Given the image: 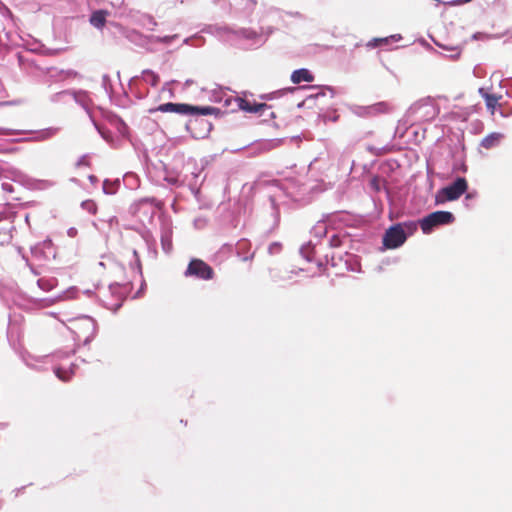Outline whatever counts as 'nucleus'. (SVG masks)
Here are the masks:
<instances>
[{
    "instance_id": "f257e3e1",
    "label": "nucleus",
    "mask_w": 512,
    "mask_h": 512,
    "mask_svg": "<svg viewBox=\"0 0 512 512\" xmlns=\"http://www.w3.org/2000/svg\"><path fill=\"white\" fill-rule=\"evenodd\" d=\"M439 112L438 105L430 97H427L413 103L401 121L404 125L413 126L432 121L438 116Z\"/></svg>"
},
{
    "instance_id": "f03ea898",
    "label": "nucleus",
    "mask_w": 512,
    "mask_h": 512,
    "mask_svg": "<svg viewBox=\"0 0 512 512\" xmlns=\"http://www.w3.org/2000/svg\"><path fill=\"white\" fill-rule=\"evenodd\" d=\"M150 114L155 112H163V113H177L180 115H215L216 117L221 116L224 112L221 111L220 108L211 107V106H195L186 103H164L155 108H150Z\"/></svg>"
},
{
    "instance_id": "7ed1b4c3",
    "label": "nucleus",
    "mask_w": 512,
    "mask_h": 512,
    "mask_svg": "<svg viewBox=\"0 0 512 512\" xmlns=\"http://www.w3.org/2000/svg\"><path fill=\"white\" fill-rule=\"evenodd\" d=\"M226 31L235 45L246 50L261 47L267 41V35L263 31L252 28H227Z\"/></svg>"
},
{
    "instance_id": "20e7f679",
    "label": "nucleus",
    "mask_w": 512,
    "mask_h": 512,
    "mask_svg": "<svg viewBox=\"0 0 512 512\" xmlns=\"http://www.w3.org/2000/svg\"><path fill=\"white\" fill-rule=\"evenodd\" d=\"M76 292H77V289L75 287H70L55 297H46V298L23 297L22 303H20V305L26 310H39V309L51 307L60 301L72 299L75 297Z\"/></svg>"
},
{
    "instance_id": "39448f33",
    "label": "nucleus",
    "mask_w": 512,
    "mask_h": 512,
    "mask_svg": "<svg viewBox=\"0 0 512 512\" xmlns=\"http://www.w3.org/2000/svg\"><path fill=\"white\" fill-rule=\"evenodd\" d=\"M311 234L314 238H316V241L311 239L300 248V254L307 262L316 260V256L320 252V248L322 246L321 239L327 235L326 223L318 222L312 228Z\"/></svg>"
},
{
    "instance_id": "423d86ee",
    "label": "nucleus",
    "mask_w": 512,
    "mask_h": 512,
    "mask_svg": "<svg viewBox=\"0 0 512 512\" xmlns=\"http://www.w3.org/2000/svg\"><path fill=\"white\" fill-rule=\"evenodd\" d=\"M467 189V180L464 177H457L452 183L436 192L435 203L441 205L448 201H455L466 193Z\"/></svg>"
},
{
    "instance_id": "0eeeda50",
    "label": "nucleus",
    "mask_w": 512,
    "mask_h": 512,
    "mask_svg": "<svg viewBox=\"0 0 512 512\" xmlns=\"http://www.w3.org/2000/svg\"><path fill=\"white\" fill-rule=\"evenodd\" d=\"M455 216L449 211H435L418 220L422 232L431 234L435 228L454 223Z\"/></svg>"
},
{
    "instance_id": "6e6552de",
    "label": "nucleus",
    "mask_w": 512,
    "mask_h": 512,
    "mask_svg": "<svg viewBox=\"0 0 512 512\" xmlns=\"http://www.w3.org/2000/svg\"><path fill=\"white\" fill-rule=\"evenodd\" d=\"M132 288V284L130 282L127 283H112L109 285V292L111 294V301L102 300L104 307L107 309L116 312L123 304V301L127 297L128 293Z\"/></svg>"
},
{
    "instance_id": "1a4fd4ad",
    "label": "nucleus",
    "mask_w": 512,
    "mask_h": 512,
    "mask_svg": "<svg viewBox=\"0 0 512 512\" xmlns=\"http://www.w3.org/2000/svg\"><path fill=\"white\" fill-rule=\"evenodd\" d=\"M185 277H193L199 280H211L214 277V271L211 266L203 260L193 258L190 260L186 270L184 271Z\"/></svg>"
},
{
    "instance_id": "9d476101",
    "label": "nucleus",
    "mask_w": 512,
    "mask_h": 512,
    "mask_svg": "<svg viewBox=\"0 0 512 512\" xmlns=\"http://www.w3.org/2000/svg\"><path fill=\"white\" fill-rule=\"evenodd\" d=\"M407 240V233L402 224L390 226L383 235V245L387 249H396Z\"/></svg>"
},
{
    "instance_id": "9b49d317",
    "label": "nucleus",
    "mask_w": 512,
    "mask_h": 512,
    "mask_svg": "<svg viewBox=\"0 0 512 512\" xmlns=\"http://www.w3.org/2000/svg\"><path fill=\"white\" fill-rule=\"evenodd\" d=\"M172 235H173L172 221L167 218H162L161 224H160V240H161L162 250L166 254H169L173 249Z\"/></svg>"
},
{
    "instance_id": "f8f14e48",
    "label": "nucleus",
    "mask_w": 512,
    "mask_h": 512,
    "mask_svg": "<svg viewBox=\"0 0 512 512\" xmlns=\"http://www.w3.org/2000/svg\"><path fill=\"white\" fill-rule=\"evenodd\" d=\"M22 360L25 363V365L33 369L35 371H44L47 370V363L49 360V357L46 356H33L30 354L22 355Z\"/></svg>"
},
{
    "instance_id": "ddd939ff",
    "label": "nucleus",
    "mask_w": 512,
    "mask_h": 512,
    "mask_svg": "<svg viewBox=\"0 0 512 512\" xmlns=\"http://www.w3.org/2000/svg\"><path fill=\"white\" fill-rule=\"evenodd\" d=\"M387 107L388 105L386 103L379 102L371 106H357L354 109V113L361 117L372 116L385 112Z\"/></svg>"
},
{
    "instance_id": "4468645a",
    "label": "nucleus",
    "mask_w": 512,
    "mask_h": 512,
    "mask_svg": "<svg viewBox=\"0 0 512 512\" xmlns=\"http://www.w3.org/2000/svg\"><path fill=\"white\" fill-rule=\"evenodd\" d=\"M189 165H191L190 162L187 163V166H189ZM192 165H193V170L191 171L190 178L188 177V175H185L183 182L186 181L189 186V189L194 194H197L199 192V186H200L198 178H199L200 174L202 173L203 167H198L195 162H193Z\"/></svg>"
},
{
    "instance_id": "2eb2a0df",
    "label": "nucleus",
    "mask_w": 512,
    "mask_h": 512,
    "mask_svg": "<svg viewBox=\"0 0 512 512\" xmlns=\"http://www.w3.org/2000/svg\"><path fill=\"white\" fill-rule=\"evenodd\" d=\"M79 327L90 332L85 337L84 344L86 345V344L90 343L94 339V337L96 336V333H97L96 321L89 316H85L79 320Z\"/></svg>"
},
{
    "instance_id": "dca6fc26",
    "label": "nucleus",
    "mask_w": 512,
    "mask_h": 512,
    "mask_svg": "<svg viewBox=\"0 0 512 512\" xmlns=\"http://www.w3.org/2000/svg\"><path fill=\"white\" fill-rule=\"evenodd\" d=\"M72 101L81 106L88 114H90V105L92 103L89 93L85 90H72ZM91 117V115H89Z\"/></svg>"
},
{
    "instance_id": "f3484780",
    "label": "nucleus",
    "mask_w": 512,
    "mask_h": 512,
    "mask_svg": "<svg viewBox=\"0 0 512 512\" xmlns=\"http://www.w3.org/2000/svg\"><path fill=\"white\" fill-rule=\"evenodd\" d=\"M110 15V12L107 10L99 9L95 10L90 14L89 23L91 26L98 30H102L107 22V17Z\"/></svg>"
},
{
    "instance_id": "a211bd4d",
    "label": "nucleus",
    "mask_w": 512,
    "mask_h": 512,
    "mask_svg": "<svg viewBox=\"0 0 512 512\" xmlns=\"http://www.w3.org/2000/svg\"><path fill=\"white\" fill-rule=\"evenodd\" d=\"M281 189L277 188V192L269 195L271 215L273 217V228H276L280 222V211L278 201L281 198Z\"/></svg>"
},
{
    "instance_id": "6ab92c4d",
    "label": "nucleus",
    "mask_w": 512,
    "mask_h": 512,
    "mask_svg": "<svg viewBox=\"0 0 512 512\" xmlns=\"http://www.w3.org/2000/svg\"><path fill=\"white\" fill-rule=\"evenodd\" d=\"M238 110H243L247 113H259L261 114L264 110L269 109L270 107L265 103H252L245 99H240L239 104H237Z\"/></svg>"
},
{
    "instance_id": "aec40b11",
    "label": "nucleus",
    "mask_w": 512,
    "mask_h": 512,
    "mask_svg": "<svg viewBox=\"0 0 512 512\" xmlns=\"http://www.w3.org/2000/svg\"><path fill=\"white\" fill-rule=\"evenodd\" d=\"M304 88H308V89H311V90H315L316 92L315 93H312L310 94L307 99H311V98H314V99H318L322 96H325L327 94V92L330 93V97L333 98L335 96V90L334 88L330 87V86H322V87H317V86H303L301 87L300 89H304ZM298 88H289L288 91L290 92H293L295 90H297Z\"/></svg>"
},
{
    "instance_id": "412c9836",
    "label": "nucleus",
    "mask_w": 512,
    "mask_h": 512,
    "mask_svg": "<svg viewBox=\"0 0 512 512\" xmlns=\"http://www.w3.org/2000/svg\"><path fill=\"white\" fill-rule=\"evenodd\" d=\"M132 18L136 24H138L144 28H147L149 30H154L155 26H157V22L149 14L138 12L135 15H133Z\"/></svg>"
},
{
    "instance_id": "4be33fe9",
    "label": "nucleus",
    "mask_w": 512,
    "mask_h": 512,
    "mask_svg": "<svg viewBox=\"0 0 512 512\" xmlns=\"http://www.w3.org/2000/svg\"><path fill=\"white\" fill-rule=\"evenodd\" d=\"M50 78L54 81H63L68 78H74L78 76V72L72 69L68 70H58L56 68H50L48 70Z\"/></svg>"
},
{
    "instance_id": "5701e85b",
    "label": "nucleus",
    "mask_w": 512,
    "mask_h": 512,
    "mask_svg": "<svg viewBox=\"0 0 512 512\" xmlns=\"http://www.w3.org/2000/svg\"><path fill=\"white\" fill-rule=\"evenodd\" d=\"M314 80V76L312 73L305 68L294 70L291 74V81L294 84H299L301 82H312Z\"/></svg>"
},
{
    "instance_id": "b1692460",
    "label": "nucleus",
    "mask_w": 512,
    "mask_h": 512,
    "mask_svg": "<svg viewBox=\"0 0 512 512\" xmlns=\"http://www.w3.org/2000/svg\"><path fill=\"white\" fill-rule=\"evenodd\" d=\"M339 261H343L347 270L352 272H360V262L357 256L349 253H345L344 258L340 256Z\"/></svg>"
},
{
    "instance_id": "393cba45",
    "label": "nucleus",
    "mask_w": 512,
    "mask_h": 512,
    "mask_svg": "<svg viewBox=\"0 0 512 512\" xmlns=\"http://www.w3.org/2000/svg\"><path fill=\"white\" fill-rule=\"evenodd\" d=\"M77 365L75 363H71L68 367L59 366L54 369L55 375L62 381H68L75 374V369Z\"/></svg>"
},
{
    "instance_id": "a878e982",
    "label": "nucleus",
    "mask_w": 512,
    "mask_h": 512,
    "mask_svg": "<svg viewBox=\"0 0 512 512\" xmlns=\"http://www.w3.org/2000/svg\"><path fill=\"white\" fill-rule=\"evenodd\" d=\"M145 204H150L152 209H155L160 206V202L154 197H144L134 202L132 205V209L134 213L140 211L141 207ZM155 213V210H152L151 215Z\"/></svg>"
},
{
    "instance_id": "bb28decb",
    "label": "nucleus",
    "mask_w": 512,
    "mask_h": 512,
    "mask_svg": "<svg viewBox=\"0 0 512 512\" xmlns=\"http://www.w3.org/2000/svg\"><path fill=\"white\" fill-rule=\"evenodd\" d=\"M72 89L63 90L52 94L49 99L52 103L69 104L72 102Z\"/></svg>"
},
{
    "instance_id": "cd10ccee",
    "label": "nucleus",
    "mask_w": 512,
    "mask_h": 512,
    "mask_svg": "<svg viewBox=\"0 0 512 512\" xmlns=\"http://www.w3.org/2000/svg\"><path fill=\"white\" fill-rule=\"evenodd\" d=\"M503 138L501 133L493 132L484 137L481 141V146L485 149H491L497 146L500 143V140Z\"/></svg>"
},
{
    "instance_id": "c85d7f7f",
    "label": "nucleus",
    "mask_w": 512,
    "mask_h": 512,
    "mask_svg": "<svg viewBox=\"0 0 512 512\" xmlns=\"http://www.w3.org/2000/svg\"><path fill=\"white\" fill-rule=\"evenodd\" d=\"M121 185L120 179H105L103 181L102 189L106 195H114L117 193Z\"/></svg>"
},
{
    "instance_id": "c756f323",
    "label": "nucleus",
    "mask_w": 512,
    "mask_h": 512,
    "mask_svg": "<svg viewBox=\"0 0 512 512\" xmlns=\"http://www.w3.org/2000/svg\"><path fill=\"white\" fill-rule=\"evenodd\" d=\"M240 97L233 96L232 94L227 92L225 93L224 99H222L223 106L226 107L229 111L234 112L238 111L237 104L240 102Z\"/></svg>"
},
{
    "instance_id": "7c9ffc66",
    "label": "nucleus",
    "mask_w": 512,
    "mask_h": 512,
    "mask_svg": "<svg viewBox=\"0 0 512 512\" xmlns=\"http://www.w3.org/2000/svg\"><path fill=\"white\" fill-rule=\"evenodd\" d=\"M57 284H58V281L54 277H49V278L43 277V278H39L37 280L38 287L45 292H49V291L53 290L57 286Z\"/></svg>"
},
{
    "instance_id": "2f4dec72",
    "label": "nucleus",
    "mask_w": 512,
    "mask_h": 512,
    "mask_svg": "<svg viewBox=\"0 0 512 512\" xmlns=\"http://www.w3.org/2000/svg\"><path fill=\"white\" fill-rule=\"evenodd\" d=\"M58 131H59L58 128L49 127V128H46V129H43V130L37 132L34 139L36 141H44V140L50 139L53 136H55L58 133Z\"/></svg>"
},
{
    "instance_id": "473e14b6",
    "label": "nucleus",
    "mask_w": 512,
    "mask_h": 512,
    "mask_svg": "<svg viewBox=\"0 0 512 512\" xmlns=\"http://www.w3.org/2000/svg\"><path fill=\"white\" fill-rule=\"evenodd\" d=\"M137 81H138V77H134L130 80L129 82V91L130 93H132L137 99H144L148 93L147 90L145 91H141L139 88H138V84H137Z\"/></svg>"
},
{
    "instance_id": "72a5a7b5",
    "label": "nucleus",
    "mask_w": 512,
    "mask_h": 512,
    "mask_svg": "<svg viewBox=\"0 0 512 512\" xmlns=\"http://www.w3.org/2000/svg\"><path fill=\"white\" fill-rule=\"evenodd\" d=\"M142 236L147 244L148 251L150 253H152L154 256H156L157 255L156 240L154 239L152 233L150 231H145Z\"/></svg>"
},
{
    "instance_id": "f704fd0d",
    "label": "nucleus",
    "mask_w": 512,
    "mask_h": 512,
    "mask_svg": "<svg viewBox=\"0 0 512 512\" xmlns=\"http://www.w3.org/2000/svg\"><path fill=\"white\" fill-rule=\"evenodd\" d=\"M385 184V179L380 176H373L368 183L369 188L378 193L382 190Z\"/></svg>"
},
{
    "instance_id": "c9c22d12",
    "label": "nucleus",
    "mask_w": 512,
    "mask_h": 512,
    "mask_svg": "<svg viewBox=\"0 0 512 512\" xmlns=\"http://www.w3.org/2000/svg\"><path fill=\"white\" fill-rule=\"evenodd\" d=\"M142 78L146 83L150 84L152 87H155L158 85L159 76L151 70H148V69L143 70Z\"/></svg>"
},
{
    "instance_id": "e433bc0d",
    "label": "nucleus",
    "mask_w": 512,
    "mask_h": 512,
    "mask_svg": "<svg viewBox=\"0 0 512 512\" xmlns=\"http://www.w3.org/2000/svg\"><path fill=\"white\" fill-rule=\"evenodd\" d=\"M226 92H227V90H225L221 87L213 89L210 92L209 99H210V101L215 102V103H222V99H224Z\"/></svg>"
},
{
    "instance_id": "4c0bfd02",
    "label": "nucleus",
    "mask_w": 512,
    "mask_h": 512,
    "mask_svg": "<svg viewBox=\"0 0 512 512\" xmlns=\"http://www.w3.org/2000/svg\"><path fill=\"white\" fill-rule=\"evenodd\" d=\"M501 99V96H496L494 94L492 95H484V100H485V103H486V107L488 110H491V112L493 113L495 108H496V105L498 103V101Z\"/></svg>"
},
{
    "instance_id": "58836bf2",
    "label": "nucleus",
    "mask_w": 512,
    "mask_h": 512,
    "mask_svg": "<svg viewBox=\"0 0 512 512\" xmlns=\"http://www.w3.org/2000/svg\"><path fill=\"white\" fill-rule=\"evenodd\" d=\"M104 91L109 95L111 96L112 92H113V88H112V81H111V78L109 77V75L107 74H104L102 76V83H101Z\"/></svg>"
},
{
    "instance_id": "ea45409f",
    "label": "nucleus",
    "mask_w": 512,
    "mask_h": 512,
    "mask_svg": "<svg viewBox=\"0 0 512 512\" xmlns=\"http://www.w3.org/2000/svg\"><path fill=\"white\" fill-rule=\"evenodd\" d=\"M177 37H178V35L175 34V35L163 36V37H161V36H151L150 39L153 42L163 43V44H170Z\"/></svg>"
},
{
    "instance_id": "a19ab883",
    "label": "nucleus",
    "mask_w": 512,
    "mask_h": 512,
    "mask_svg": "<svg viewBox=\"0 0 512 512\" xmlns=\"http://www.w3.org/2000/svg\"><path fill=\"white\" fill-rule=\"evenodd\" d=\"M50 245H51L50 242H43L42 244H37L31 248V253L35 257H40L43 253V250L46 247H50Z\"/></svg>"
},
{
    "instance_id": "79ce46f5",
    "label": "nucleus",
    "mask_w": 512,
    "mask_h": 512,
    "mask_svg": "<svg viewBox=\"0 0 512 512\" xmlns=\"http://www.w3.org/2000/svg\"><path fill=\"white\" fill-rule=\"evenodd\" d=\"M401 224L403 225V228L405 229V231L407 233V237L409 235H412L417 230V227L419 225V223L415 222V221H406Z\"/></svg>"
},
{
    "instance_id": "37998d69",
    "label": "nucleus",
    "mask_w": 512,
    "mask_h": 512,
    "mask_svg": "<svg viewBox=\"0 0 512 512\" xmlns=\"http://www.w3.org/2000/svg\"><path fill=\"white\" fill-rule=\"evenodd\" d=\"M435 44L442 49L453 52L451 55H449V58H451V59H457L460 55L461 51H460L459 47H447V46L442 45L436 41H435Z\"/></svg>"
},
{
    "instance_id": "c03bdc74",
    "label": "nucleus",
    "mask_w": 512,
    "mask_h": 512,
    "mask_svg": "<svg viewBox=\"0 0 512 512\" xmlns=\"http://www.w3.org/2000/svg\"><path fill=\"white\" fill-rule=\"evenodd\" d=\"M81 206H82L83 209L87 210L91 214H95L96 211H97L96 204L93 201H91V200L83 201Z\"/></svg>"
},
{
    "instance_id": "a18cd8bd",
    "label": "nucleus",
    "mask_w": 512,
    "mask_h": 512,
    "mask_svg": "<svg viewBox=\"0 0 512 512\" xmlns=\"http://www.w3.org/2000/svg\"><path fill=\"white\" fill-rule=\"evenodd\" d=\"M133 256L135 258V264L132 266V268L136 271V273L142 279V269H141L140 258H139V255L136 250H133Z\"/></svg>"
},
{
    "instance_id": "49530a36",
    "label": "nucleus",
    "mask_w": 512,
    "mask_h": 512,
    "mask_svg": "<svg viewBox=\"0 0 512 512\" xmlns=\"http://www.w3.org/2000/svg\"><path fill=\"white\" fill-rule=\"evenodd\" d=\"M282 250V244L280 242H273L268 246V253L270 255H276Z\"/></svg>"
},
{
    "instance_id": "de8ad7c7",
    "label": "nucleus",
    "mask_w": 512,
    "mask_h": 512,
    "mask_svg": "<svg viewBox=\"0 0 512 512\" xmlns=\"http://www.w3.org/2000/svg\"><path fill=\"white\" fill-rule=\"evenodd\" d=\"M342 244L341 238L337 234H333L328 240V246L331 248L340 247Z\"/></svg>"
},
{
    "instance_id": "09e8293b",
    "label": "nucleus",
    "mask_w": 512,
    "mask_h": 512,
    "mask_svg": "<svg viewBox=\"0 0 512 512\" xmlns=\"http://www.w3.org/2000/svg\"><path fill=\"white\" fill-rule=\"evenodd\" d=\"M18 61L22 68H27L28 66H32L34 64L33 60L20 54L18 55Z\"/></svg>"
},
{
    "instance_id": "8fccbe9b",
    "label": "nucleus",
    "mask_w": 512,
    "mask_h": 512,
    "mask_svg": "<svg viewBox=\"0 0 512 512\" xmlns=\"http://www.w3.org/2000/svg\"><path fill=\"white\" fill-rule=\"evenodd\" d=\"M183 42L187 45L200 46L202 44V37L194 36L186 38Z\"/></svg>"
},
{
    "instance_id": "3c124183",
    "label": "nucleus",
    "mask_w": 512,
    "mask_h": 512,
    "mask_svg": "<svg viewBox=\"0 0 512 512\" xmlns=\"http://www.w3.org/2000/svg\"><path fill=\"white\" fill-rule=\"evenodd\" d=\"M477 196V193L474 191V192H468L465 196V199H464V205L465 206H469V201H471L472 199H474L475 197Z\"/></svg>"
},
{
    "instance_id": "603ef678",
    "label": "nucleus",
    "mask_w": 512,
    "mask_h": 512,
    "mask_svg": "<svg viewBox=\"0 0 512 512\" xmlns=\"http://www.w3.org/2000/svg\"><path fill=\"white\" fill-rule=\"evenodd\" d=\"M325 261L326 263H330L333 267L338 266V262L336 261V256L334 254H332L330 258L328 255H325Z\"/></svg>"
},
{
    "instance_id": "864d4df0",
    "label": "nucleus",
    "mask_w": 512,
    "mask_h": 512,
    "mask_svg": "<svg viewBox=\"0 0 512 512\" xmlns=\"http://www.w3.org/2000/svg\"><path fill=\"white\" fill-rule=\"evenodd\" d=\"M165 180L169 184L174 185V186H178L180 184V181H179L178 177L167 176V177H165Z\"/></svg>"
},
{
    "instance_id": "5fc2aeb1",
    "label": "nucleus",
    "mask_w": 512,
    "mask_h": 512,
    "mask_svg": "<svg viewBox=\"0 0 512 512\" xmlns=\"http://www.w3.org/2000/svg\"><path fill=\"white\" fill-rule=\"evenodd\" d=\"M76 165L79 167L89 165L88 157L86 155L81 156L77 161Z\"/></svg>"
},
{
    "instance_id": "6e6d98bb",
    "label": "nucleus",
    "mask_w": 512,
    "mask_h": 512,
    "mask_svg": "<svg viewBox=\"0 0 512 512\" xmlns=\"http://www.w3.org/2000/svg\"><path fill=\"white\" fill-rule=\"evenodd\" d=\"M2 189L8 193H12L14 191L13 185L7 182L2 183Z\"/></svg>"
},
{
    "instance_id": "4d7b16f0",
    "label": "nucleus",
    "mask_w": 512,
    "mask_h": 512,
    "mask_svg": "<svg viewBox=\"0 0 512 512\" xmlns=\"http://www.w3.org/2000/svg\"><path fill=\"white\" fill-rule=\"evenodd\" d=\"M453 170L465 173L467 171V166L464 163L455 164Z\"/></svg>"
},
{
    "instance_id": "13d9d810",
    "label": "nucleus",
    "mask_w": 512,
    "mask_h": 512,
    "mask_svg": "<svg viewBox=\"0 0 512 512\" xmlns=\"http://www.w3.org/2000/svg\"><path fill=\"white\" fill-rule=\"evenodd\" d=\"M388 38H382V39H374L372 42L369 43V46L375 47L378 45V43H387Z\"/></svg>"
},
{
    "instance_id": "bf43d9fd",
    "label": "nucleus",
    "mask_w": 512,
    "mask_h": 512,
    "mask_svg": "<svg viewBox=\"0 0 512 512\" xmlns=\"http://www.w3.org/2000/svg\"><path fill=\"white\" fill-rule=\"evenodd\" d=\"M77 233H78V231H77V229H76V228H74V227H71V228H69V229L67 230V235H68L69 237H71V238L76 237Z\"/></svg>"
},
{
    "instance_id": "052dcab7",
    "label": "nucleus",
    "mask_w": 512,
    "mask_h": 512,
    "mask_svg": "<svg viewBox=\"0 0 512 512\" xmlns=\"http://www.w3.org/2000/svg\"><path fill=\"white\" fill-rule=\"evenodd\" d=\"M260 31H263L264 35H267V38H268L273 33V28L272 27H267L266 29L261 28Z\"/></svg>"
},
{
    "instance_id": "680f3d73",
    "label": "nucleus",
    "mask_w": 512,
    "mask_h": 512,
    "mask_svg": "<svg viewBox=\"0 0 512 512\" xmlns=\"http://www.w3.org/2000/svg\"><path fill=\"white\" fill-rule=\"evenodd\" d=\"M3 15L7 18H9L11 21H13V15H12V12L8 9V8H5L4 9V13Z\"/></svg>"
},
{
    "instance_id": "e2e57ef3",
    "label": "nucleus",
    "mask_w": 512,
    "mask_h": 512,
    "mask_svg": "<svg viewBox=\"0 0 512 512\" xmlns=\"http://www.w3.org/2000/svg\"><path fill=\"white\" fill-rule=\"evenodd\" d=\"M144 286H145V283H144V281L142 280L141 288H140V290H139L138 292H136V294L133 296V298H134V299H135V298L140 297V294H141V292H142V290H143Z\"/></svg>"
},
{
    "instance_id": "0e129e2a",
    "label": "nucleus",
    "mask_w": 512,
    "mask_h": 512,
    "mask_svg": "<svg viewBox=\"0 0 512 512\" xmlns=\"http://www.w3.org/2000/svg\"><path fill=\"white\" fill-rule=\"evenodd\" d=\"M130 180H134V181L136 180V178H135V176H134L133 174H128V175H126V176H125V178H124V181H125V182H128V181H130Z\"/></svg>"
},
{
    "instance_id": "69168bd1",
    "label": "nucleus",
    "mask_w": 512,
    "mask_h": 512,
    "mask_svg": "<svg viewBox=\"0 0 512 512\" xmlns=\"http://www.w3.org/2000/svg\"><path fill=\"white\" fill-rule=\"evenodd\" d=\"M479 94L482 96V98H484V95H491L490 93H488L485 88H479Z\"/></svg>"
},
{
    "instance_id": "338daca9",
    "label": "nucleus",
    "mask_w": 512,
    "mask_h": 512,
    "mask_svg": "<svg viewBox=\"0 0 512 512\" xmlns=\"http://www.w3.org/2000/svg\"><path fill=\"white\" fill-rule=\"evenodd\" d=\"M88 179L92 184H95L98 181V178L95 175H90Z\"/></svg>"
},
{
    "instance_id": "774afa93",
    "label": "nucleus",
    "mask_w": 512,
    "mask_h": 512,
    "mask_svg": "<svg viewBox=\"0 0 512 512\" xmlns=\"http://www.w3.org/2000/svg\"><path fill=\"white\" fill-rule=\"evenodd\" d=\"M0 135H10L9 130L0 127Z\"/></svg>"
}]
</instances>
